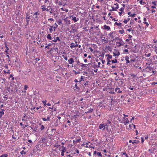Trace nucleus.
I'll use <instances>...</instances> for the list:
<instances>
[{"instance_id": "nucleus-46", "label": "nucleus", "mask_w": 157, "mask_h": 157, "mask_svg": "<svg viewBox=\"0 0 157 157\" xmlns=\"http://www.w3.org/2000/svg\"><path fill=\"white\" fill-rule=\"evenodd\" d=\"M112 63H117V59H115L114 60H113L111 61Z\"/></svg>"}, {"instance_id": "nucleus-1", "label": "nucleus", "mask_w": 157, "mask_h": 157, "mask_svg": "<svg viewBox=\"0 0 157 157\" xmlns=\"http://www.w3.org/2000/svg\"><path fill=\"white\" fill-rule=\"evenodd\" d=\"M111 122L109 120L107 121L105 123L102 122L100 124L99 126V129L102 131L106 130L108 132H110L111 131Z\"/></svg>"}, {"instance_id": "nucleus-12", "label": "nucleus", "mask_w": 157, "mask_h": 157, "mask_svg": "<svg viewBox=\"0 0 157 157\" xmlns=\"http://www.w3.org/2000/svg\"><path fill=\"white\" fill-rule=\"evenodd\" d=\"M71 126V121L69 120H68L65 124V127L66 128H70Z\"/></svg>"}, {"instance_id": "nucleus-10", "label": "nucleus", "mask_w": 157, "mask_h": 157, "mask_svg": "<svg viewBox=\"0 0 157 157\" xmlns=\"http://www.w3.org/2000/svg\"><path fill=\"white\" fill-rule=\"evenodd\" d=\"M70 17V18H71V20L73 21L74 22H77L79 20L78 18H77L74 15H71Z\"/></svg>"}, {"instance_id": "nucleus-3", "label": "nucleus", "mask_w": 157, "mask_h": 157, "mask_svg": "<svg viewBox=\"0 0 157 157\" xmlns=\"http://www.w3.org/2000/svg\"><path fill=\"white\" fill-rule=\"evenodd\" d=\"M59 149V150L61 151V155L62 156H63L64 155V152H65L66 150V148L65 147H64L63 146H62L61 147H60L59 149L58 147H57L54 150V151H56V153L57 154H55V153L54 152L53 153V154H54V155H57L58 154H59V153L58 152V150Z\"/></svg>"}, {"instance_id": "nucleus-63", "label": "nucleus", "mask_w": 157, "mask_h": 157, "mask_svg": "<svg viewBox=\"0 0 157 157\" xmlns=\"http://www.w3.org/2000/svg\"><path fill=\"white\" fill-rule=\"evenodd\" d=\"M124 53H128V51L127 49H125L124 50Z\"/></svg>"}, {"instance_id": "nucleus-5", "label": "nucleus", "mask_w": 157, "mask_h": 157, "mask_svg": "<svg viewBox=\"0 0 157 157\" xmlns=\"http://www.w3.org/2000/svg\"><path fill=\"white\" fill-rule=\"evenodd\" d=\"M40 13L38 12L34 13L33 15V21H32V22H33L35 23H37L38 21V16L39 15Z\"/></svg>"}, {"instance_id": "nucleus-62", "label": "nucleus", "mask_w": 157, "mask_h": 157, "mask_svg": "<svg viewBox=\"0 0 157 157\" xmlns=\"http://www.w3.org/2000/svg\"><path fill=\"white\" fill-rule=\"evenodd\" d=\"M128 22V21L127 20H126V19H124V21H123V22L125 24H127Z\"/></svg>"}, {"instance_id": "nucleus-59", "label": "nucleus", "mask_w": 157, "mask_h": 157, "mask_svg": "<svg viewBox=\"0 0 157 157\" xmlns=\"http://www.w3.org/2000/svg\"><path fill=\"white\" fill-rule=\"evenodd\" d=\"M112 56L111 55H109L108 57L107 58V59H112Z\"/></svg>"}, {"instance_id": "nucleus-48", "label": "nucleus", "mask_w": 157, "mask_h": 157, "mask_svg": "<svg viewBox=\"0 0 157 157\" xmlns=\"http://www.w3.org/2000/svg\"><path fill=\"white\" fill-rule=\"evenodd\" d=\"M47 102V101L46 100H43L42 101V102L44 104V106H45L46 105V102Z\"/></svg>"}, {"instance_id": "nucleus-38", "label": "nucleus", "mask_w": 157, "mask_h": 157, "mask_svg": "<svg viewBox=\"0 0 157 157\" xmlns=\"http://www.w3.org/2000/svg\"><path fill=\"white\" fill-rule=\"evenodd\" d=\"M10 70H8L7 71H3V74L4 75H5L6 74H10Z\"/></svg>"}, {"instance_id": "nucleus-18", "label": "nucleus", "mask_w": 157, "mask_h": 157, "mask_svg": "<svg viewBox=\"0 0 157 157\" xmlns=\"http://www.w3.org/2000/svg\"><path fill=\"white\" fill-rule=\"evenodd\" d=\"M50 116H48L47 117V118L43 117L42 118V120L43 121H50Z\"/></svg>"}, {"instance_id": "nucleus-60", "label": "nucleus", "mask_w": 157, "mask_h": 157, "mask_svg": "<svg viewBox=\"0 0 157 157\" xmlns=\"http://www.w3.org/2000/svg\"><path fill=\"white\" fill-rule=\"evenodd\" d=\"M136 14L135 13H134L133 14H131L130 15V17H134L136 16Z\"/></svg>"}, {"instance_id": "nucleus-32", "label": "nucleus", "mask_w": 157, "mask_h": 157, "mask_svg": "<svg viewBox=\"0 0 157 157\" xmlns=\"http://www.w3.org/2000/svg\"><path fill=\"white\" fill-rule=\"evenodd\" d=\"M46 37L47 39L49 40H51L52 39V37L50 34H48L47 35Z\"/></svg>"}, {"instance_id": "nucleus-31", "label": "nucleus", "mask_w": 157, "mask_h": 157, "mask_svg": "<svg viewBox=\"0 0 157 157\" xmlns=\"http://www.w3.org/2000/svg\"><path fill=\"white\" fill-rule=\"evenodd\" d=\"M98 61L99 60L98 59H96L95 62H96V63H97V65L98 66V68H99L101 64V63Z\"/></svg>"}, {"instance_id": "nucleus-53", "label": "nucleus", "mask_w": 157, "mask_h": 157, "mask_svg": "<svg viewBox=\"0 0 157 157\" xmlns=\"http://www.w3.org/2000/svg\"><path fill=\"white\" fill-rule=\"evenodd\" d=\"M79 65L82 67H85L86 64L81 63Z\"/></svg>"}, {"instance_id": "nucleus-14", "label": "nucleus", "mask_w": 157, "mask_h": 157, "mask_svg": "<svg viewBox=\"0 0 157 157\" xmlns=\"http://www.w3.org/2000/svg\"><path fill=\"white\" fill-rule=\"evenodd\" d=\"M78 45L77 44H75L74 43H72L70 44V47L72 49L74 48H76L78 47Z\"/></svg>"}, {"instance_id": "nucleus-26", "label": "nucleus", "mask_w": 157, "mask_h": 157, "mask_svg": "<svg viewBox=\"0 0 157 157\" xmlns=\"http://www.w3.org/2000/svg\"><path fill=\"white\" fill-rule=\"evenodd\" d=\"M64 21L65 22V23L66 24H70V20H68L67 19V18H65L64 19Z\"/></svg>"}, {"instance_id": "nucleus-42", "label": "nucleus", "mask_w": 157, "mask_h": 157, "mask_svg": "<svg viewBox=\"0 0 157 157\" xmlns=\"http://www.w3.org/2000/svg\"><path fill=\"white\" fill-rule=\"evenodd\" d=\"M99 59L101 60V61L102 63V64H104L105 62V60H103V59L102 58H100Z\"/></svg>"}, {"instance_id": "nucleus-50", "label": "nucleus", "mask_w": 157, "mask_h": 157, "mask_svg": "<svg viewBox=\"0 0 157 157\" xmlns=\"http://www.w3.org/2000/svg\"><path fill=\"white\" fill-rule=\"evenodd\" d=\"M62 56L64 58V59L67 61V58L66 56H64V55H63Z\"/></svg>"}, {"instance_id": "nucleus-51", "label": "nucleus", "mask_w": 157, "mask_h": 157, "mask_svg": "<svg viewBox=\"0 0 157 157\" xmlns=\"http://www.w3.org/2000/svg\"><path fill=\"white\" fill-rule=\"evenodd\" d=\"M107 64L108 65L110 66V62L111 61L110 59H107Z\"/></svg>"}, {"instance_id": "nucleus-16", "label": "nucleus", "mask_w": 157, "mask_h": 157, "mask_svg": "<svg viewBox=\"0 0 157 157\" xmlns=\"http://www.w3.org/2000/svg\"><path fill=\"white\" fill-rule=\"evenodd\" d=\"M74 59L72 58H70L68 60V63L69 64H72L74 63Z\"/></svg>"}, {"instance_id": "nucleus-13", "label": "nucleus", "mask_w": 157, "mask_h": 157, "mask_svg": "<svg viewBox=\"0 0 157 157\" xmlns=\"http://www.w3.org/2000/svg\"><path fill=\"white\" fill-rule=\"evenodd\" d=\"M156 147L154 146L151 149H149L148 151H150V152L151 154H154L155 151V150H156Z\"/></svg>"}, {"instance_id": "nucleus-21", "label": "nucleus", "mask_w": 157, "mask_h": 157, "mask_svg": "<svg viewBox=\"0 0 157 157\" xmlns=\"http://www.w3.org/2000/svg\"><path fill=\"white\" fill-rule=\"evenodd\" d=\"M114 33V31H111L110 33L108 34V36H109L111 38L113 39L114 38V37L113 35V34Z\"/></svg>"}, {"instance_id": "nucleus-11", "label": "nucleus", "mask_w": 157, "mask_h": 157, "mask_svg": "<svg viewBox=\"0 0 157 157\" xmlns=\"http://www.w3.org/2000/svg\"><path fill=\"white\" fill-rule=\"evenodd\" d=\"M146 71L149 72H153V73L154 72L153 68L150 67H147L146 69Z\"/></svg>"}, {"instance_id": "nucleus-22", "label": "nucleus", "mask_w": 157, "mask_h": 157, "mask_svg": "<svg viewBox=\"0 0 157 157\" xmlns=\"http://www.w3.org/2000/svg\"><path fill=\"white\" fill-rule=\"evenodd\" d=\"M53 38L54 39V40H53L52 41L55 42H56L57 40H60L59 37H57L56 38L55 36H54V37H53Z\"/></svg>"}, {"instance_id": "nucleus-58", "label": "nucleus", "mask_w": 157, "mask_h": 157, "mask_svg": "<svg viewBox=\"0 0 157 157\" xmlns=\"http://www.w3.org/2000/svg\"><path fill=\"white\" fill-rule=\"evenodd\" d=\"M57 23L59 25H61L62 24V21L61 20H59Z\"/></svg>"}, {"instance_id": "nucleus-52", "label": "nucleus", "mask_w": 157, "mask_h": 157, "mask_svg": "<svg viewBox=\"0 0 157 157\" xmlns=\"http://www.w3.org/2000/svg\"><path fill=\"white\" fill-rule=\"evenodd\" d=\"M89 82L88 81H86V82H85L84 83V84L83 85V86L84 87H85V86L86 85H87L88 84Z\"/></svg>"}, {"instance_id": "nucleus-35", "label": "nucleus", "mask_w": 157, "mask_h": 157, "mask_svg": "<svg viewBox=\"0 0 157 157\" xmlns=\"http://www.w3.org/2000/svg\"><path fill=\"white\" fill-rule=\"evenodd\" d=\"M41 10L42 11H44L45 10L46 8L45 5H42L41 6Z\"/></svg>"}, {"instance_id": "nucleus-25", "label": "nucleus", "mask_w": 157, "mask_h": 157, "mask_svg": "<svg viewBox=\"0 0 157 157\" xmlns=\"http://www.w3.org/2000/svg\"><path fill=\"white\" fill-rule=\"evenodd\" d=\"M85 78V77L82 76H81V77L78 79V81L79 82H80L82 81H84V79Z\"/></svg>"}, {"instance_id": "nucleus-9", "label": "nucleus", "mask_w": 157, "mask_h": 157, "mask_svg": "<svg viewBox=\"0 0 157 157\" xmlns=\"http://www.w3.org/2000/svg\"><path fill=\"white\" fill-rule=\"evenodd\" d=\"M113 56H118L120 55V53L119 52V51H118L117 49H114V50L113 51Z\"/></svg>"}, {"instance_id": "nucleus-34", "label": "nucleus", "mask_w": 157, "mask_h": 157, "mask_svg": "<svg viewBox=\"0 0 157 157\" xmlns=\"http://www.w3.org/2000/svg\"><path fill=\"white\" fill-rule=\"evenodd\" d=\"M139 142H140L138 140H134L132 141V144H137L138 143H139Z\"/></svg>"}, {"instance_id": "nucleus-23", "label": "nucleus", "mask_w": 157, "mask_h": 157, "mask_svg": "<svg viewBox=\"0 0 157 157\" xmlns=\"http://www.w3.org/2000/svg\"><path fill=\"white\" fill-rule=\"evenodd\" d=\"M129 127L130 129H134L135 128V125L133 124H132L129 125Z\"/></svg>"}, {"instance_id": "nucleus-39", "label": "nucleus", "mask_w": 157, "mask_h": 157, "mask_svg": "<svg viewBox=\"0 0 157 157\" xmlns=\"http://www.w3.org/2000/svg\"><path fill=\"white\" fill-rule=\"evenodd\" d=\"M93 109L90 108L88 110L87 112H86V113H91L93 111Z\"/></svg>"}, {"instance_id": "nucleus-45", "label": "nucleus", "mask_w": 157, "mask_h": 157, "mask_svg": "<svg viewBox=\"0 0 157 157\" xmlns=\"http://www.w3.org/2000/svg\"><path fill=\"white\" fill-rule=\"evenodd\" d=\"M124 29H122V30H120L119 31V33L121 34H123L124 33Z\"/></svg>"}, {"instance_id": "nucleus-41", "label": "nucleus", "mask_w": 157, "mask_h": 157, "mask_svg": "<svg viewBox=\"0 0 157 157\" xmlns=\"http://www.w3.org/2000/svg\"><path fill=\"white\" fill-rule=\"evenodd\" d=\"M140 3L141 5H144L146 3L145 2H143L142 0L140 1Z\"/></svg>"}, {"instance_id": "nucleus-29", "label": "nucleus", "mask_w": 157, "mask_h": 157, "mask_svg": "<svg viewBox=\"0 0 157 157\" xmlns=\"http://www.w3.org/2000/svg\"><path fill=\"white\" fill-rule=\"evenodd\" d=\"M92 67L94 68H98V66L97 65V63H96V62H94V63L92 66Z\"/></svg>"}, {"instance_id": "nucleus-54", "label": "nucleus", "mask_w": 157, "mask_h": 157, "mask_svg": "<svg viewBox=\"0 0 157 157\" xmlns=\"http://www.w3.org/2000/svg\"><path fill=\"white\" fill-rule=\"evenodd\" d=\"M124 8H121L119 10L120 11V12H122L123 13H124Z\"/></svg>"}, {"instance_id": "nucleus-2", "label": "nucleus", "mask_w": 157, "mask_h": 157, "mask_svg": "<svg viewBox=\"0 0 157 157\" xmlns=\"http://www.w3.org/2000/svg\"><path fill=\"white\" fill-rule=\"evenodd\" d=\"M118 120L120 123L123 124L124 125H127L129 122L128 118L123 117L122 115L119 116Z\"/></svg>"}, {"instance_id": "nucleus-57", "label": "nucleus", "mask_w": 157, "mask_h": 157, "mask_svg": "<svg viewBox=\"0 0 157 157\" xmlns=\"http://www.w3.org/2000/svg\"><path fill=\"white\" fill-rule=\"evenodd\" d=\"M44 129V127L43 125H42L40 128V129L41 130H43Z\"/></svg>"}, {"instance_id": "nucleus-27", "label": "nucleus", "mask_w": 157, "mask_h": 157, "mask_svg": "<svg viewBox=\"0 0 157 157\" xmlns=\"http://www.w3.org/2000/svg\"><path fill=\"white\" fill-rule=\"evenodd\" d=\"M128 36V38L126 39V41H130V40H132V36L130 35H129Z\"/></svg>"}, {"instance_id": "nucleus-36", "label": "nucleus", "mask_w": 157, "mask_h": 157, "mask_svg": "<svg viewBox=\"0 0 157 157\" xmlns=\"http://www.w3.org/2000/svg\"><path fill=\"white\" fill-rule=\"evenodd\" d=\"M7 89L9 92L10 93H12L13 91V90L12 89H10V86L7 87Z\"/></svg>"}, {"instance_id": "nucleus-24", "label": "nucleus", "mask_w": 157, "mask_h": 157, "mask_svg": "<svg viewBox=\"0 0 157 157\" xmlns=\"http://www.w3.org/2000/svg\"><path fill=\"white\" fill-rule=\"evenodd\" d=\"M5 110L4 109H2L0 111V118H1L2 116L4 114Z\"/></svg>"}, {"instance_id": "nucleus-20", "label": "nucleus", "mask_w": 157, "mask_h": 157, "mask_svg": "<svg viewBox=\"0 0 157 157\" xmlns=\"http://www.w3.org/2000/svg\"><path fill=\"white\" fill-rule=\"evenodd\" d=\"M115 92H117V93H121L122 92V91L119 88L117 87L115 89Z\"/></svg>"}, {"instance_id": "nucleus-44", "label": "nucleus", "mask_w": 157, "mask_h": 157, "mask_svg": "<svg viewBox=\"0 0 157 157\" xmlns=\"http://www.w3.org/2000/svg\"><path fill=\"white\" fill-rule=\"evenodd\" d=\"M127 30L129 32H130L131 31L132 33H133L134 32V30H132L131 28L127 29Z\"/></svg>"}, {"instance_id": "nucleus-15", "label": "nucleus", "mask_w": 157, "mask_h": 157, "mask_svg": "<svg viewBox=\"0 0 157 157\" xmlns=\"http://www.w3.org/2000/svg\"><path fill=\"white\" fill-rule=\"evenodd\" d=\"M30 17L28 14H26V21L27 22V24L28 25L29 23V21H30Z\"/></svg>"}, {"instance_id": "nucleus-47", "label": "nucleus", "mask_w": 157, "mask_h": 157, "mask_svg": "<svg viewBox=\"0 0 157 157\" xmlns=\"http://www.w3.org/2000/svg\"><path fill=\"white\" fill-rule=\"evenodd\" d=\"M81 140V139L80 138L79 139H76L75 141L76 143H77L79 142Z\"/></svg>"}, {"instance_id": "nucleus-33", "label": "nucleus", "mask_w": 157, "mask_h": 157, "mask_svg": "<svg viewBox=\"0 0 157 157\" xmlns=\"http://www.w3.org/2000/svg\"><path fill=\"white\" fill-rule=\"evenodd\" d=\"M129 58L128 57V56L125 57V60H126V63H130V61L129 60Z\"/></svg>"}, {"instance_id": "nucleus-55", "label": "nucleus", "mask_w": 157, "mask_h": 157, "mask_svg": "<svg viewBox=\"0 0 157 157\" xmlns=\"http://www.w3.org/2000/svg\"><path fill=\"white\" fill-rule=\"evenodd\" d=\"M143 23H144V24L146 25L147 27H148V26L149 25V23L147 22L146 21H144L143 22Z\"/></svg>"}, {"instance_id": "nucleus-19", "label": "nucleus", "mask_w": 157, "mask_h": 157, "mask_svg": "<svg viewBox=\"0 0 157 157\" xmlns=\"http://www.w3.org/2000/svg\"><path fill=\"white\" fill-rule=\"evenodd\" d=\"M50 28L49 29V32L52 33L53 31H55L56 29V27H55L53 26H50Z\"/></svg>"}, {"instance_id": "nucleus-28", "label": "nucleus", "mask_w": 157, "mask_h": 157, "mask_svg": "<svg viewBox=\"0 0 157 157\" xmlns=\"http://www.w3.org/2000/svg\"><path fill=\"white\" fill-rule=\"evenodd\" d=\"M117 43L119 44V46H121V45L122 46L123 45V41L121 39L120 41L118 42Z\"/></svg>"}, {"instance_id": "nucleus-7", "label": "nucleus", "mask_w": 157, "mask_h": 157, "mask_svg": "<svg viewBox=\"0 0 157 157\" xmlns=\"http://www.w3.org/2000/svg\"><path fill=\"white\" fill-rule=\"evenodd\" d=\"M114 5L116 6H114V7H113V6H112V9L110 10V11H117V9L119 8V7L118 6V4L117 3H114Z\"/></svg>"}, {"instance_id": "nucleus-61", "label": "nucleus", "mask_w": 157, "mask_h": 157, "mask_svg": "<svg viewBox=\"0 0 157 157\" xmlns=\"http://www.w3.org/2000/svg\"><path fill=\"white\" fill-rule=\"evenodd\" d=\"M78 84V83H76L75 85V86L76 88V89H79V87L77 86V85Z\"/></svg>"}, {"instance_id": "nucleus-8", "label": "nucleus", "mask_w": 157, "mask_h": 157, "mask_svg": "<svg viewBox=\"0 0 157 157\" xmlns=\"http://www.w3.org/2000/svg\"><path fill=\"white\" fill-rule=\"evenodd\" d=\"M72 151V153H71V155H73V154L74 155L75 154H77V155H78L79 153V150L76 148H73Z\"/></svg>"}, {"instance_id": "nucleus-64", "label": "nucleus", "mask_w": 157, "mask_h": 157, "mask_svg": "<svg viewBox=\"0 0 157 157\" xmlns=\"http://www.w3.org/2000/svg\"><path fill=\"white\" fill-rule=\"evenodd\" d=\"M4 67L6 69H8V65L7 64H5L4 66Z\"/></svg>"}, {"instance_id": "nucleus-56", "label": "nucleus", "mask_w": 157, "mask_h": 157, "mask_svg": "<svg viewBox=\"0 0 157 157\" xmlns=\"http://www.w3.org/2000/svg\"><path fill=\"white\" fill-rule=\"evenodd\" d=\"M97 155L99 156H100L102 157V155L101 154V152H98L97 153Z\"/></svg>"}, {"instance_id": "nucleus-30", "label": "nucleus", "mask_w": 157, "mask_h": 157, "mask_svg": "<svg viewBox=\"0 0 157 157\" xmlns=\"http://www.w3.org/2000/svg\"><path fill=\"white\" fill-rule=\"evenodd\" d=\"M55 2L56 4H58L59 5H62V3L59 2L58 0H55Z\"/></svg>"}, {"instance_id": "nucleus-4", "label": "nucleus", "mask_w": 157, "mask_h": 157, "mask_svg": "<svg viewBox=\"0 0 157 157\" xmlns=\"http://www.w3.org/2000/svg\"><path fill=\"white\" fill-rule=\"evenodd\" d=\"M48 142V138L46 136H43L38 143V145H40L42 144H44V145H46Z\"/></svg>"}, {"instance_id": "nucleus-17", "label": "nucleus", "mask_w": 157, "mask_h": 157, "mask_svg": "<svg viewBox=\"0 0 157 157\" xmlns=\"http://www.w3.org/2000/svg\"><path fill=\"white\" fill-rule=\"evenodd\" d=\"M103 29L105 30H106L107 31L110 30V27L109 26L106 25H104Z\"/></svg>"}, {"instance_id": "nucleus-40", "label": "nucleus", "mask_w": 157, "mask_h": 157, "mask_svg": "<svg viewBox=\"0 0 157 157\" xmlns=\"http://www.w3.org/2000/svg\"><path fill=\"white\" fill-rule=\"evenodd\" d=\"M154 51L157 54V46L156 45L154 46Z\"/></svg>"}, {"instance_id": "nucleus-6", "label": "nucleus", "mask_w": 157, "mask_h": 157, "mask_svg": "<svg viewBox=\"0 0 157 157\" xmlns=\"http://www.w3.org/2000/svg\"><path fill=\"white\" fill-rule=\"evenodd\" d=\"M100 38L101 39V41L103 44H105L108 42V40L106 39L105 37L103 35L101 36Z\"/></svg>"}, {"instance_id": "nucleus-49", "label": "nucleus", "mask_w": 157, "mask_h": 157, "mask_svg": "<svg viewBox=\"0 0 157 157\" xmlns=\"http://www.w3.org/2000/svg\"><path fill=\"white\" fill-rule=\"evenodd\" d=\"M0 157H8L7 154H4L0 156Z\"/></svg>"}, {"instance_id": "nucleus-43", "label": "nucleus", "mask_w": 157, "mask_h": 157, "mask_svg": "<svg viewBox=\"0 0 157 157\" xmlns=\"http://www.w3.org/2000/svg\"><path fill=\"white\" fill-rule=\"evenodd\" d=\"M61 10L62 11H65L66 12H67L68 11V9H67L66 8H61Z\"/></svg>"}, {"instance_id": "nucleus-37", "label": "nucleus", "mask_w": 157, "mask_h": 157, "mask_svg": "<svg viewBox=\"0 0 157 157\" xmlns=\"http://www.w3.org/2000/svg\"><path fill=\"white\" fill-rule=\"evenodd\" d=\"M121 25H122V23L120 22L117 23V22H116L114 23V25H117L119 26H120V27L121 26Z\"/></svg>"}]
</instances>
